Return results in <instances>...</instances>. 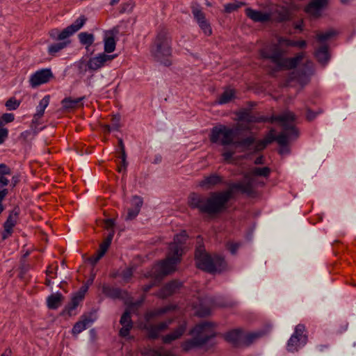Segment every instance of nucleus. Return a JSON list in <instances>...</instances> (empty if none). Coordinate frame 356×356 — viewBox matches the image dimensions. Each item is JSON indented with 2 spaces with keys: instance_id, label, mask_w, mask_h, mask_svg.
Instances as JSON below:
<instances>
[{
  "instance_id": "obj_41",
  "label": "nucleus",
  "mask_w": 356,
  "mask_h": 356,
  "mask_svg": "<svg viewBox=\"0 0 356 356\" xmlns=\"http://www.w3.org/2000/svg\"><path fill=\"white\" fill-rule=\"evenodd\" d=\"M255 138L253 136H248L241 140L236 141V146H240L245 149H250V147L255 143Z\"/></svg>"
},
{
  "instance_id": "obj_53",
  "label": "nucleus",
  "mask_w": 356,
  "mask_h": 356,
  "mask_svg": "<svg viewBox=\"0 0 356 356\" xmlns=\"http://www.w3.org/2000/svg\"><path fill=\"white\" fill-rule=\"evenodd\" d=\"M172 319H168L165 321L160 322L159 323L155 325L159 330V332H163L167 330L170 325L172 323Z\"/></svg>"
},
{
  "instance_id": "obj_20",
  "label": "nucleus",
  "mask_w": 356,
  "mask_h": 356,
  "mask_svg": "<svg viewBox=\"0 0 356 356\" xmlns=\"http://www.w3.org/2000/svg\"><path fill=\"white\" fill-rule=\"evenodd\" d=\"M238 120L241 122H266L267 119L264 117H257L252 114L248 109H243L236 113Z\"/></svg>"
},
{
  "instance_id": "obj_34",
  "label": "nucleus",
  "mask_w": 356,
  "mask_h": 356,
  "mask_svg": "<svg viewBox=\"0 0 356 356\" xmlns=\"http://www.w3.org/2000/svg\"><path fill=\"white\" fill-rule=\"evenodd\" d=\"M143 329L147 331V337L149 339H156L159 337V331L153 324H145Z\"/></svg>"
},
{
  "instance_id": "obj_14",
  "label": "nucleus",
  "mask_w": 356,
  "mask_h": 356,
  "mask_svg": "<svg viewBox=\"0 0 356 356\" xmlns=\"http://www.w3.org/2000/svg\"><path fill=\"white\" fill-rule=\"evenodd\" d=\"M87 289V286L82 287L79 292L75 293L72 298L70 302L65 307L64 312H66L69 316L75 315V309L84 298L85 293Z\"/></svg>"
},
{
  "instance_id": "obj_62",
  "label": "nucleus",
  "mask_w": 356,
  "mask_h": 356,
  "mask_svg": "<svg viewBox=\"0 0 356 356\" xmlns=\"http://www.w3.org/2000/svg\"><path fill=\"white\" fill-rule=\"evenodd\" d=\"M120 116H115L114 118H113L112 123H111L113 130H115V131L119 130V129L120 127Z\"/></svg>"
},
{
  "instance_id": "obj_17",
  "label": "nucleus",
  "mask_w": 356,
  "mask_h": 356,
  "mask_svg": "<svg viewBox=\"0 0 356 356\" xmlns=\"http://www.w3.org/2000/svg\"><path fill=\"white\" fill-rule=\"evenodd\" d=\"M186 330V323L182 322L172 332L162 337V341L165 344H169L181 337Z\"/></svg>"
},
{
  "instance_id": "obj_32",
  "label": "nucleus",
  "mask_w": 356,
  "mask_h": 356,
  "mask_svg": "<svg viewBox=\"0 0 356 356\" xmlns=\"http://www.w3.org/2000/svg\"><path fill=\"white\" fill-rule=\"evenodd\" d=\"M70 43V40H66L52 44L48 47V53L51 56H55L58 52L65 49Z\"/></svg>"
},
{
  "instance_id": "obj_48",
  "label": "nucleus",
  "mask_w": 356,
  "mask_h": 356,
  "mask_svg": "<svg viewBox=\"0 0 356 356\" xmlns=\"http://www.w3.org/2000/svg\"><path fill=\"white\" fill-rule=\"evenodd\" d=\"M243 4V3H240V2H233V3H227L224 6L225 11L226 13H230L234 10H236Z\"/></svg>"
},
{
  "instance_id": "obj_54",
  "label": "nucleus",
  "mask_w": 356,
  "mask_h": 356,
  "mask_svg": "<svg viewBox=\"0 0 356 356\" xmlns=\"http://www.w3.org/2000/svg\"><path fill=\"white\" fill-rule=\"evenodd\" d=\"M133 275V268H127L123 270L121 273V277L125 282H128Z\"/></svg>"
},
{
  "instance_id": "obj_57",
  "label": "nucleus",
  "mask_w": 356,
  "mask_h": 356,
  "mask_svg": "<svg viewBox=\"0 0 356 356\" xmlns=\"http://www.w3.org/2000/svg\"><path fill=\"white\" fill-rule=\"evenodd\" d=\"M266 146L267 145L265 143V141H264V140H260L257 142L255 141V145L254 146L252 149L255 152H260L264 149L266 147Z\"/></svg>"
},
{
  "instance_id": "obj_45",
  "label": "nucleus",
  "mask_w": 356,
  "mask_h": 356,
  "mask_svg": "<svg viewBox=\"0 0 356 356\" xmlns=\"http://www.w3.org/2000/svg\"><path fill=\"white\" fill-rule=\"evenodd\" d=\"M42 116H38L36 113L33 115L31 125V129L33 131V136H35L39 131V130H41L42 129L38 128V126L41 124L40 119L42 118Z\"/></svg>"
},
{
  "instance_id": "obj_56",
  "label": "nucleus",
  "mask_w": 356,
  "mask_h": 356,
  "mask_svg": "<svg viewBox=\"0 0 356 356\" xmlns=\"http://www.w3.org/2000/svg\"><path fill=\"white\" fill-rule=\"evenodd\" d=\"M227 248L229 250V252L232 254H235L240 247V243H234V242H228L226 245Z\"/></svg>"
},
{
  "instance_id": "obj_33",
  "label": "nucleus",
  "mask_w": 356,
  "mask_h": 356,
  "mask_svg": "<svg viewBox=\"0 0 356 356\" xmlns=\"http://www.w3.org/2000/svg\"><path fill=\"white\" fill-rule=\"evenodd\" d=\"M305 332V326L303 324H298L296 326L294 332L291 336L298 338L302 343H307L308 338Z\"/></svg>"
},
{
  "instance_id": "obj_12",
  "label": "nucleus",
  "mask_w": 356,
  "mask_h": 356,
  "mask_svg": "<svg viewBox=\"0 0 356 356\" xmlns=\"http://www.w3.org/2000/svg\"><path fill=\"white\" fill-rule=\"evenodd\" d=\"M192 13L204 34L207 36H210L212 34V29L210 23L206 19L205 14L201 9L197 8H193L192 9Z\"/></svg>"
},
{
  "instance_id": "obj_39",
  "label": "nucleus",
  "mask_w": 356,
  "mask_h": 356,
  "mask_svg": "<svg viewBox=\"0 0 356 356\" xmlns=\"http://www.w3.org/2000/svg\"><path fill=\"white\" fill-rule=\"evenodd\" d=\"M49 95H46L40 101L39 105L37 106L36 111V114L38 116H43L44 110L49 105Z\"/></svg>"
},
{
  "instance_id": "obj_22",
  "label": "nucleus",
  "mask_w": 356,
  "mask_h": 356,
  "mask_svg": "<svg viewBox=\"0 0 356 356\" xmlns=\"http://www.w3.org/2000/svg\"><path fill=\"white\" fill-rule=\"evenodd\" d=\"M222 182V178L220 175L214 173L209 176L204 177L202 180L199 182V186L207 189L220 184Z\"/></svg>"
},
{
  "instance_id": "obj_59",
  "label": "nucleus",
  "mask_w": 356,
  "mask_h": 356,
  "mask_svg": "<svg viewBox=\"0 0 356 356\" xmlns=\"http://www.w3.org/2000/svg\"><path fill=\"white\" fill-rule=\"evenodd\" d=\"M211 310L209 307H200L196 311L197 316L204 317L210 314Z\"/></svg>"
},
{
  "instance_id": "obj_28",
  "label": "nucleus",
  "mask_w": 356,
  "mask_h": 356,
  "mask_svg": "<svg viewBox=\"0 0 356 356\" xmlns=\"http://www.w3.org/2000/svg\"><path fill=\"white\" fill-rule=\"evenodd\" d=\"M264 334V332H254L243 333V346H249Z\"/></svg>"
},
{
  "instance_id": "obj_4",
  "label": "nucleus",
  "mask_w": 356,
  "mask_h": 356,
  "mask_svg": "<svg viewBox=\"0 0 356 356\" xmlns=\"http://www.w3.org/2000/svg\"><path fill=\"white\" fill-rule=\"evenodd\" d=\"M189 334L193 337L184 341L181 345L182 350L185 352L203 348L216 335L213 324L209 322H203L196 325Z\"/></svg>"
},
{
  "instance_id": "obj_35",
  "label": "nucleus",
  "mask_w": 356,
  "mask_h": 356,
  "mask_svg": "<svg viewBox=\"0 0 356 356\" xmlns=\"http://www.w3.org/2000/svg\"><path fill=\"white\" fill-rule=\"evenodd\" d=\"M79 42L83 45L89 47L92 44L95 40L94 35L87 32H81L78 35Z\"/></svg>"
},
{
  "instance_id": "obj_50",
  "label": "nucleus",
  "mask_w": 356,
  "mask_h": 356,
  "mask_svg": "<svg viewBox=\"0 0 356 356\" xmlns=\"http://www.w3.org/2000/svg\"><path fill=\"white\" fill-rule=\"evenodd\" d=\"M144 356H161V352L153 348H145L141 351Z\"/></svg>"
},
{
  "instance_id": "obj_21",
  "label": "nucleus",
  "mask_w": 356,
  "mask_h": 356,
  "mask_svg": "<svg viewBox=\"0 0 356 356\" xmlns=\"http://www.w3.org/2000/svg\"><path fill=\"white\" fill-rule=\"evenodd\" d=\"M245 13L250 19L255 22H266L270 19V15L269 13L255 10L252 8H247Z\"/></svg>"
},
{
  "instance_id": "obj_25",
  "label": "nucleus",
  "mask_w": 356,
  "mask_h": 356,
  "mask_svg": "<svg viewBox=\"0 0 356 356\" xmlns=\"http://www.w3.org/2000/svg\"><path fill=\"white\" fill-rule=\"evenodd\" d=\"M188 238V235L186 231L181 232L179 234H177L174 237V241L169 245V250L171 251L172 245L177 246L180 250V255L183 254V245L186 243Z\"/></svg>"
},
{
  "instance_id": "obj_26",
  "label": "nucleus",
  "mask_w": 356,
  "mask_h": 356,
  "mask_svg": "<svg viewBox=\"0 0 356 356\" xmlns=\"http://www.w3.org/2000/svg\"><path fill=\"white\" fill-rule=\"evenodd\" d=\"M63 299V295L58 292L50 295L47 299V304L49 309H56L62 304Z\"/></svg>"
},
{
  "instance_id": "obj_16",
  "label": "nucleus",
  "mask_w": 356,
  "mask_h": 356,
  "mask_svg": "<svg viewBox=\"0 0 356 356\" xmlns=\"http://www.w3.org/2000/svg\"><path fill=\"white\" fill-rule=\"evenodd\" d=\"M120 323L122 325L120 330L119 335L122 337H127L129 336L130 330L133 327V322L131 318L130 312L126 310L122 315Z\"/></svg>"
},
{
  "instance_id": "obj_58",
  "label": "nucleus",
  "mask_w": 356,
  "mask_h": 356,
  "mask_svg": "<svg viewBox=\"0 0 356 356\" xmlns=\"http://www.w3.org/2000/svg\"><path fill=\"white\" fill-rule=\"evenodd\" d=\"M104 254V253L102 254L100 250H98L96 254L88 259V261L92 265L95 266Z\"/></svg>"
},
{
  "instance_id": "obj_60",
  "label": "nucleus",
  "mask_w": 356,
  "mask_h": 356,
  "mask_svg": "<svg viewBox=\"0 0 356 356\" xmlns=\"http://www.w3.org/2000/svg\"><path fill=\"white\" fill-rule=\"evenodd\" d=\"M1 122L5 123L12 122L15 120V116L13 113H4L0 118Z\"/></svg>"
},
{
  "instance_id": "obj_46",
  "label": "nucleus",
  "mask_w": 356,
  "mask_h": 356,
  "mask_svg": "<svg viewBox=\"0 0 356 356\" xmlns=\"http://www.w3.org/2000/svg\"><path fill=\"white\" fill-rule=\"evenodd\" d=\"M135 6V3L132 0H129L127 2L123 3L120 6V13H131L133 10V8Z\"/></svg>"
},
{
  "instance_id": "obj_29",
  "label": "nucleus",
  "mask_w": 356,
  "mask_h": 356,
  "mask_svg": "<svg viewBox=\"0 0 356 356\" xmlns=\"http://www.w3.org/2000/svg\"><path fill=\"white\" fill-rule=\"evenodd\" d=\"M315 57L320 63L325 65L330 59L327 45H323L318 48L315 52Z\"/></svg>"
},
{
  "instance_id": "obj_18",
  "label": "nucleus",
  "mask_w": 356,
  "mask_h": 356,
  "mask_svg": "<svg viewBox=\"0 0 356 356\" xmlns=\"http://www.w3.org/2000/svg\"><path fill=\"white\" fill-rule=\"evenodd\" d=\"M244 331L241 329H234L225 334V339L234 346H243Z\"/></svg>"
},
{
  "instance_id": "obj_1",
  "label": "nucleus",
  "mask_w": 356,
  "mask_h": 356,
  "mask_svg": "<svg viewBox=\"0 0 356 356\" xmlns=\"http://www.w3.org/2000/svg\"><path fill=\"white\" fill-rule=\"evenodd\" d=\"M245 178L248 179L247 181L231 184L227 190L213 192L209 197L192 193L188 195V204L191 209H197L201 213L211 216L220 214L227 210V204L235 191H239L248 196L254 195L252 179L248 176H245Z\"/></svg>"
},
{
  "instance_id": "obj_37",
  "label": "nucleus",
  "mask_w": 356,
  "mask_h": 356,
  "mask_svg": "<svg viewBox=\"0 0 356 356\" xmlns=\"http://www.w3.org/2000/svg\"><path fill=\"white\" fill-rule=\"evenodd\" d=\"M276 21L278 22H284L289 21L291 18V13L286 8H282L276 11Z\"/></svg>"
},
{
  "instance_id": "obj_63",
  "label": "nucleus",
  "mask_w": 356,
  "mask_h": 356,
  "mask_svg": "<svg viewBox=\"0 0 356 356\" xmlns=\"http://www.w3.org/2000/svg\"><path fill=\"white\" fill-rule=\"evenodd\" d=\"M11 170L10 168H8L6 164L1 163L0 164V175L3 176L5 175H10Z\"/></svg>"
},
{
  "instance_id": "obj_9",
  "label": "nucleus",
  "mask_w": 356,
  "mask_h": 356,
  "mask_svg": "<svg viewBox=\"0 0 356 356\" xmlns=\"http://www.w3.org/2000/svg\"><path fill=\"white\" fill-rule=\"evenodd\" d=\"M20 213V209L18 206H15L7 218V220L3 223V231L1 233L2 239L5 240L10 237L13 232V227L17 224Z\"/></svg>"
},
{
  "instance_id": "obj_64",
  "label": "nucleus",
  "mask_w": 356,
  "mask_h": 356,
  "mask_svg": "<svg viewBox=\"0 0 356 356\" xmlns=\"http://www.w3.org/2000/svg\"><path fill=\"white\" fill-rule=\"evenodd\" d=\"M57 270H58V265H56L54 268H53L51 267V266H49L47 269V270H46L47 276V277H50L51 278H54V277H52L51 275L53 274L56 275L57 274Z\"/></svg>"
},
{
  "instance_id": "obj_49",
  "label": "nucleus",
  "mask_w": 356,
  "mask_h": 356,
  "mask_svg": "<svg viewBox=\"0 0 356 356\" xmlns=\"http://www.w3.org/2000/svg\"><path fill=\"white\" fill-rule=\"evenodd\" d=\"M143 204V200L142 197H140V196H138V195H135L133 197V199L131 201V204H132L133 208H134L138 211H140V208L142 207Z\"/></svg>"
},
{
  "instance_id": "obj_52",
  "label": "nucleus",
  "mask_w": 356,
  "mask_h": 356,
  "mask_svg": "<svg viewBox=\"0 0 356 356\" xmlns=\"http://www.w3.org/2000/svg\"><path fill=\"white\" fill-rule=\"evenodd\" d=\"M314 64L311 60H307L304 64V69L302 70V74L304 76L309 75L312 73Z\"/></svg>"
},
{
  "instance_id": "obj_27",
  "label": "nucleus",
  "mask_w": 356,
  "mask_h": 356,
  "mask_svg": "<svg viewBox=\"0 0 356 356\" xmlns=\"http://www.w3.org/2000/svg\"><path fill=\"white\" fill-rule=\"evenodd\" d=\"M92 323V320L86 316H82V320L76 322L72 327V332L76 335L86 330L87 327Z\"/></svg>"
},
{
  "instance_id": "obj_24",
  "label": "nucleus",
  "mask_w": 356,
  "mask_h": 356,
  "mask_svg": "<svg viewBox=\"0 0 356 356\" xmlns=\"http://www.w3.org/2000/svg\"><path fill=\"white\" fill-rule=\"evenodd\" d=\"M175 308L173 305H168L161 308L156 309L149 312H147L145 314V319L147 322H149L156 317L161 316V315L167 313L169 311L174 310Z\"/></svg>"
},
{
  "instance_id": "obj_38",
  "label": "nucleus",
  "mask_w": 356,
  "mask_h": 356,
  "mask_svg": "<svg viewBox=\"0 0 356 356\" xmlns=\"http://www.w3.org/2000/svg\"><path fill=\"white\" fill-rule=\"evenodd\" d=\"M115 232L113 229L111 230L107 237L104 239V241L100 244L99 250L102 252V254H105L109 248L111 241L113 240Z\"/></svg>"
},
{
  "instance_id": "obj_2",
  "label": "nucleus",
  "mask_w": 356,
  "mask_h": 356,
  "mask_svg": "<svg viewBox=\"0 0 356 356\" xmlns=\"http://www.w3.org/2000/svg\"><path fill=\"white\" fill-rule=\"evenodd\" d=\"M289 47H293L292 40L278 36L277 43L266 45L259 50V56L261 59L268 60L275 65L271 68V74L280 71L296 68L305 57L304 52L298 53L293 58L285 57L286 51L284 50V48Z\"/></svg>"
},
{
  "instance_id": "obj_42",
  "label": "nucleus",
  "mask_w": 356,
  "mask_h": 356,
  "mask_svg": "<svg viewBox=\"0 0 356 356\" xmlns=\"http://www.w3.org/2000/svg\"><path fill=\"white\" fill-rule=\"evenodd\" d=\"M76 66L78 70V74L81 76L86 74L88 70H89L88 60H80L76 63Z\"/></svg>"
},
{
  "instance_id": "obj_43",
  "label": "nucleus",
  "mask_w": 356,
  "mask_h": 356,
  "mask_svg": "<svg viewBox=\"0 0 356 356\" xmlns=\"http://www.w3.org/2000/svg\"><path fill=\"white\" fill-rule=\"evenodd\" d=\"M115 41L114 38L111 36L104 39V51L106 53H111L115 49Z\"/></svg>"
},
{
  "instance_id": "obj_11",
  "label": "nucleus",
  "mask_w": 356,
  "mask_h": 356,
  "mask_svg": "<svg viewBox=\"0 0 356 356\" xmlns=\"http://www.w3.org/2000/svg\"><path fill=\"white\" fill-rule=\"evenodd\" d=\"M87 19L81 15L74 22L57 34V40L66 41L67 38L78 31L86 23Z\"/></svg>"
},
{
  "instance_id": "obj_6",
  "label": "nucleus",
  "mask_w": 356,
  "mask_h": 356,
  "mask_svg": "<svg viewBox=\"0 0 356 356\" xmlns=\"http://www.w3.org/2000/svg\"><path fill=\"white\" fill-rule=\"evenodd\" d=\"M179 252V248L172 245L171 251L168 250L167 258L155 266L147 276H155L156 279L162 280L163 277L174 272L181 259Z\"/></svg>"
},
{
  "instance_id": "obj_3",
  "label": "nucleus",
  "mask_w": 356,
  "mask_h": 356,
  "mask_svg": "<svg viewBox=\"0 0 356 356\" xmlns=\"http://www.w3.org/2000/svg\"><path fill=\"white\" fill-rule=\"evenodd\" d=\"M296 119V115L289 111H286L279 115L271 116L270 118L267 120L270 122H280L283 131L275 136L274 135L275 130L271 129L263 139L264 141H265L267 145L272 143L273 141H277L280 146L287 145L289 138H297L299 136L298 130L291 124Z\"/></svg>"
},
{
  "instance_id": "obj_5",
  "label": "nucleus",
  "mask_w": 356,
  "mask_h": 356,
  "mask_svg": "<svg viewBox=\"0 0 356 356\" xmlns=\"http://www.w3.org/2000/svg\"><path fill=\"white\" fill-rule=\"evenodd\" d=\"M195 257L197 267L207 273H220L226 268V262L222 257L220 255L212 257L202 246L197 248Z\"/></svg>"
},
{
  "instance_id": "obj_19",
  "label": "nucleus",
  "mask_w": 356,
  "mask_h": 356,
  "mask_svg": "<svg viewBox=\"0 0 356 356\" xmlns=\"http://www.w3.org/2000/svg\"><path fill=\"white\" fill-rule=\"evenodd\" d=\"M181 287V283L173 280L166 284L158 293L157 296L161 298H165L177 292Z\"/></svg>"
},
{
  "instance_id": "obj_55",
  "label": "nucleus",
  "mask_w": 356,
  "mask_h": 356,
  "mask_svg": "<svg viewBox=\"0 0 356 356\" xmlns=\"http://www.w3.org/2000/svg\"><path fill=\"white\" fill-rule=\"evenodd\" d=\"M140 211L131 207L128 209L127 215L125 218L126 220H131L134 219L139 213Z\"/></svg>"
},
{
  "instance_id": "obj_47",
  "label": "nucleus",
  "mask_w": 356,
  "mask_h": 356,
  "mask_svg": "<svg viewBox=\"0 0 356 356\" xmlns=\"http://www.w3.org/2000/svg\"><path fill=\"white\" fill-rule=\"evenodd\" d=\"M20 105V102L15 98L11 97L6 102V106L9 111L16 110Z\"/></svg>"
},
{
  "instance_id": "obj_13",
  "label": "nucleus",
  "mask_w": 356,
  "mask_h": 356,
  "mask_svg": "<svg viewBox=\"0 0 356 356\" xmlns=\"http://www.w3.org/2000/svg\"><path fill=\"white\" fill-rule=\"evenodd\" d=\"M116 56V54L108 55L105 53H102L97 56L90 58L88 60L89 70L92 72L98 70L104 67L106 63L111 62Z\"/></svg>"
},
{
  "instance_id": "obj_23",
  "label": "nucleus",
  "mask_w": 356,
  "mask_h": 356,
  "mask_svg": "<svg viewBox=\"0 0 356 356\" xmlns=\"http://www.w3.org/2000/svg\"><path fill=\"white\" fill-rule=\"evenodd\" d=\"M102 292L105 296L113 299H122L124 298V295L127 294L125 291L108 285H104L102 286Z\"/></svg>"
},
{
  "instance_id": "obj_61",
  "label": "nucleus",
  "mask_w": 356,
  "mask_h": 356,
  "mask_svg": "<svg viewBox=\"0 0 356 356\" xmlns=\"http://www.w3.org/2000/svg\"><path fill=\"white\" fill-rule=\"evenodd\" d=\"M154 280L152 281L149 284L143 286V290L144 292H148L156 284V283L159 282L161 280L156 279L155 276H153Z\"/></svg>"
},
{
  "instance_id": "obj_7",
  "label": "nucleus",
  "mask_w": 356,
  "mask_h": 356,
  "mask_svg": "<svg viewBox=\"0 0 356 356\" xmlns=\"http://www.w3.org/2000/svg\"><path fill=\"white\" fill-rule=\"evenodd\" d=\"M171 39L167 31L161 30L156 35L154 45L151 49L152 55L165 66L171 65V62L166 59L172 53L170 47Z\"/></svg>"
},
{
  "instance_id": "obj_31",
  "label": "nucleus",
  "mask_w": 356,
  "mask_h": 356,
  "mask_svg": "<svg viewBox=\"0 0 356 356\" xmlns=\"http://www.w3.org/2000/svg\"><path fill=\"white\" fill-rule=\"evenodd\" d=\"M84 99V97L73 99L66 97L61 101V104L65 109L74 108L78 106L79 104Z\"/></svg>"
},
{
  "instance_id": "obj_51",
  "label": "nucleus",
  "mask_w": 356,
  "mask_h": 356,
  "mask_svg": "<svg viewBox=\"0 0 356 356\" xmlns=\"http://www.w3.org/2000/svg\"><path fill=\"white\" fill-rule=\"evenodd\" d=\"M8 130L3 127V122L0 120V144H2L8 138Z\"/></svg>"
},
{
  "instance_id": "obj_36",
  "label": "nucleus",
  "mask_w": 356,
  "mask_h": 356,
  "mask_svg": "<svg viewBox=\"0 0 356 356\" xmlns=\"http://www.w3.org/2000/svg\"><path fill=\"white\" fill-rule=\"evenodd\" d=\"M234 97V90H226L217 99V103L219 104H225L229 102Z\"/></svg>"
},
{
  "instance_id": "obj_15",
  "label": "nucleus",
  "mask_w": 356,
  "mask_h": 356,
  "mask_svg": "<svg viewBox=\"0 0 356 356\" xmlns=\"http://www.w3.org/2000/svg\"><path fill=\"white\" fill-rule=\"evenodd\" d=\"M327 3L328 0H311L305 8V12L314 17H318Z\"/></svg>"
},
{
  "instance_id": "obj_44",
  "label": "nucleus",
  "mask_w": 356,
  "mask_h": 356,
  "mask_svg": "<svg viewBox=\"0 0 356 356\" xmlns=\"http://www.w3.org/2000/svg\"><path fill=\"white\" fill-rule=\"evenodd\" d=\"M270 168L268 167L254 168L252 170L251 173L255 176L268 177L270 173Z\"/></svg>"
},
{
  "instance_id": "obj_30",
  "label": "nucleus",
  "mask_w": 356,
  "mask_h": 356,
  "mask_svg": "<svg viewBox=\"0 0 356 356\" xmlns=\"http://www.w3.org/2000/svg\"><path fill=\"white\" fill-rule=\"evenodd\" d=\"M306 343H302L298 338L291 336L287 343V350L291 353L298 351L299 348L303 347Z\"/></svg>"
},
{
  "instance_id": "obj_40",
  "label": "nucleus",
  "mask_w": 356,
  "mask_h": 356,
  "mask_svg": "<svg viewBox=\"0 0 356 356\" xmlns=\"http://www.w3.org/2000/svg\"><path fill=\"white\" fill-rule=\"evenodd\" d=\"M337 34V32L334 29H330L325 33H318L316 34V39L320 42H323Z\"/></svg>"
},
{
  "instance_id": "obj_10",
  "label": "nucleus",
  "mask_w": 356,
  "mask_h": 356,
  "mask_svg": "<svg viewBox=\"0 0 356 356\" xmlns=\"http://www.w3.org/2000/svg\"><path fill=\"white\" fill-rule=\"evenodd\" d=\"M54 78L51 69L44 68L36 71L29 79V83L32 88L38 87L42 84L48 83Z\"/></svg>"
},
{
  "instance_id": "obj_8",
  "label": "nucleus",
  "mask_w": 356,
  "mask_h": 356,
  "mask_svg": "<svg viewBox=\"0 0 356 356\" xmlns=\"http://www.w3.org/2000/svg\"><path fill=\"white\" fill-rule=\"evenodd\" d=\"M237 129L229 128L225 125L213 127L209 135L210 141L212 143H220L222 145H236L234 138L236 135Z\"/></svg>"
}]
</instances>
